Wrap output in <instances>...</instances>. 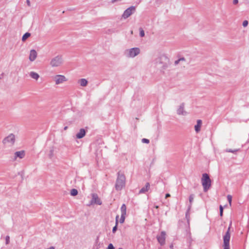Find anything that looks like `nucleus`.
<instances>
[{"instance_id": "nucleus-3", "label": "nucleus", "mask_w": 249, "mask_h": 249, "mask_svg": "<svg viewBox=\"0 0 249 249\" xmlns=\"http://www.w3.org/2000/svg\"><path fill=\"white\" fill-rule=\"evenodd\" d=\"M201 183L203 187L204 191L206 192L210 189L211 186V180L209 176L207 173H204L202 174Z\"/></svg>"}, {"instance_id": "nucleus-15", "label": "nucleus", "mask_w": 249, "mask_h": 249, "mask_svg": "<svg viewBox=\"0 0 249 249\" xmlns=\"http://www.w3.org/2000/svg\"><path fill=\"white\" fill-rule=\"evenodd\" d=\"M37 52L35 50H31L30 52L29 59L30 61H34L37 57Z\"/></svg>"}, {"instance_id": "nucleus-13", "label": "nucleus", "mask_w": 249, "mask_h": 249, "mask_svg": "<svg viewBox=\"0 0 249 249\" xmlns=\"http://www.w3.org/2000/svg\"><path fill=\"white\" fill-rule=\"evenodd\" d=\"M166 233L165 231H162L161 232L160 235H158L157 238L159 243L162 246L165 244Z\"/></svg>"}, {"instance_id": "nucleus-16", "label": "nucleus", "mask_w": 249, "mask_h": 249, "mask_svg": "<svg viewBox=\"0 0 249 249\" xmlns=\"http://www.w3.org/2000/svg\"><path fill=\"white\" fill-rule=\"evenodd\" d=\"M29 76L33 79L37 81L40 77V75L37 72L32 71L29 73Z\"/></svg>"}, {"instance_id": "nucleus-29", "label": "nucleus", "mask_w": 249, "mask_h": 249, "mask_svg": "<svg viewBox=\"0 0 249 249\" xmlns=\"http://www.w3.org/2000/svg\"><path fill=\"white\" fill-rule=\"evenodd\" d=\"M219 209H220V215L221 216H222L223 215V208L221 205L220 206Z\"/></svg>"}, {"instance_id": "nucleus-42", "label": "nucleus", "mask_w": 249, "mask_h": 249, "mask_svg": "<svg viewBox=\"0 0 249 249\" xmlns=\"http://www.w3.org/2000/svg\"><path fill=\"white\" fill-rule=\"evenodd\" d=\"M68 127L67 126H65L64 127V130H66L67 129Z\"/></svg>"}, {"instance_id": "nucleus-40", "label": "nucleus", "mask_w": 249, "mask_h": 249, "mask_svg": "<svg viewBox=\"0 0 249 249\" xmlns=\"http://www.w3.org/2000/svg\"><path fill=\"white\" fill-rule=\"evenodd\" d=\"M118 217H119V216H118V215H117V216H116V224L117 223V221H118L117 219H118Z\"/></svg>"}, {"instance_id": "nucleus-34", "label": "nucleus", "mask_w": 249, "mask_h": 249, "mask_svg": "<svg viewBox=\"0 0 249 249\" xmlns=\"http://www.w3.org/2000/svg\"><path fill=\"white\" fill-rule=\"evenodd\" d=\"M144 36V32L143 30H141V37H143Z\"/></svg>"}, {"instance_id": "nucleus-5", "label": "nucleus", "mask_w": 249, "mask_h": 249, "mask_svg": "<svg viewBox=\"0 0 249 249\" xmlns=\"http://www.w3.org/2000/svg\"><path fill=\"white\" fill-rule=\"evenodd\" d=\"M140 53L139 48H132L126 49L124 52V56L126 58H134Z\"/></svg>"}, {"instance_id": "nucleus-4", "label": "nucleus", "mask_w": 249, "mask_h": 249, "mask_svg": "<svg viewBox=\"0 0 249 249\" xmlns=\"http://www.w3.org/2000/svg\"><path fill=\"white\" fill-rule=\"evenodd\" d=\"M125 178L123 174L118 173V177L115 184V188L117 190H122L125 186Z\"/></svg>"}, {"instance_id": "nucleus-7", "label": "nucleus", "mask_w": 249, "mask_h": 249, "mask_svg": "<svg viewBox=\"0 0 249 249\" xmlns=\"http://www.w3.org/2000/svg\"><path fill=\"white\" fill-rule=\"evenodd\" d=\"M230 228L229 227L228 231L226 232L225 234L223 237L224 241V249H230V240L231 238V235L230 233Z\"/></svg>"}, {"instance_id": "nucleus-1", "label": "nucleus", "mask_w": 249, "mask_h": 249, "mask_svg": "<svg viewBox=\"0 0 249 249\" xmlns=\"http://www.w3.org/2000/svg\"><path fill=\"white\" fill-rule=\"evenodd\" d=\"M170 64L169 58L166 54L161 53H159L152 62L153 66L162 73H164Z\"/></svg>"}, {"instance_id": "nucleus-9", "label": "nucleus", "mask_w": 249, "mask_h": 249, "mask_svg": "<svg viewBox=\"0 0 249 249\" xmlns=\"http://www.w3.org/2000/svg\"><path fill=\"white\" fill-rule=\"evenodd\" d=\"M136 11V7L135 6H131L126 9L123 14L122 18L123 19H126Z\"/></svg>"}, {"instance_id": "nucleus-31", "label": "nucleus", "mask_w": 249, "mask_h": 249, "mask_svg": "<svg viewBox=\"0 0 249 249\" xmlns=\"http://www.w3.org/2000/svg\"><path fill=\"white\" fill-rule=\"evenodd\" d=\"M5 240H6V245L8 244L10 242V237L9 236H6Z\"/></svg>"}, {"instance_id": "nucleus-35", "label": "nucleus", "mask_w": 249, "mask_h": 249, "mask_svg": "<svg viewBox=\"0 0 249 249\" xmlns=\"http://www.w3.org/2000/svg\"><path fill=\"white\" fill-rule=\"evenodd\" d=\"M238 0H233V3L234 4H236L238 3Z\"/></svg>"}, {"instance_id": "nucleus-23", "label": "nucleus", "mask_w": 249, "mask_h": 249, "mask_svg": "<svg viewBox=\"0 0 249 249\" xmlns=\"http://www.w3.org/2000/svg\"><path fill=\"white\" fill-rule=\"evenodd\" d=\"M54 156V149L53 148H52L48 153V156L49 158L52 159Z\"/></svg>"}, {"instance_id": "nucleus-8", "label": "nucleus", "mask_w": 249, "mask_h": 249, "mask_svg": "<svg viewBox=\"0 0 249 249\" xmlns=\"http://www.w3.org/2000/svg\"><path fill=\"white\" fill-rule=\"evenodd\" d=\"M15 141V136L13 134H11L7 137L4 138L2 141L4 144L11 146L14 144Z\"/></svg>"}, {"instance_id": "nucleus-19", "label": "nucleus", "mask_w": 249, "mask_h": 249, "mask_svg": "<svg viewBox=\"0 0 249 249\" xmlns=\"http://www.w3.org/2000/svg\"><path fill=\"white\" fill-rule=\"evenodd\" d=\"M202 125V121L200 120H197V124L195 126V129L196 133H198L200 130V128Z\"/></svg>"}, {"instance_id": "nucleus-20", "label": "nucleus", "mask_w": 249, "mask_h": 249, "mask_svg": "<svg viewBox=\"0 0 249 249\" xmlns=\"http://www.w3.org/2000/svg\"><path fill=\"white\" fill-rule=\"evenodd\" d=\"M150 188V184L148 182L145 183V186L141 188V193H144L148 191Z\"/></svg>"}, {"instance_id": "nucleus-39", "label": "nucleus", "mask_w": 249, "mask_h": 249, "mask_svg": "<svg viewBox=\"0 0 249 249\" xmlns=\"http://www.w3.org/2000/svg\"><path fill=\"white\" fill-rule=\"evenodd\" d=\"M170 248L171 249H173V244H171L170 246Z\"/></svg>"}, {"instance_id": "nucleus-37", "label": "nucleus", "mask_w": 249, "mask_h": 249, "mask_svg": "<svg viewBox=\"0 0 249 249\" xmlns=\"http://www.w3.org/2000/svg\"><path fill=\"white\" fill-rule=\"evenodd\" d=\"M170 196V195L169 194H166L165 195V198H167Z\"/></svg>"}, {"instance_id": "nucleus-6", "label": "nucleus", "mask_w": 249, "mask_h": 249, "mask_svg": "<svg viewBox=\"0 0 249 249\" xmlns=\"http://www.w3.org/2000/svg\"><path fill=\"white\" fill-rule=\"evenodd\" d=\"M53 80L55 85H59L67 82L68 79L64 75L56 74L53 77Z\"/></svg>"}, {"instance_id": "nucleus-24", "label": "nucleus", "mask_w": 249, "mask_h": 249, "mask_svg": "<svg viewBox=\"0 0 249 249\" xmlns=\"http://www.w3.org/2000/svg\"><path fill=\"white\" fill-rule=\"evenodd\" d=\"M194 195H191L189 196V202H190V205H189V207H188V210L189 211L190 208H191V205H192V203L194 200Z\"/></svg>"}, {"instance_id": "nucleus-33", "label": "nucleus", "mask_w": 249, "mask_h": 249, "mask_svg": "<svg viewBox=\"0 0 249 249\" xmlns=\"http://www.w3.org/2000/svg\"><path fill=\"white\" fill-rule=\"evenodd\" d=\"M117 230V225H116L115 226H114L113 228V229H112V232L113 233L115 232V231H116Z\"/></svg>"}, {"instance_id": "nucleus-10", "label": "nucleus", "mask_w": 249, "mask_h": 249, "mask_svg": "<svg viewBox=\"0 0 249 249\" xmlns=\"http://www.w3.org/2000/svg\"><path fill=\"white\" fill-rule=\"evenodd\" d=\"M25 156V152L24 150L16 151L14 153L13 156V160L14 161H17L18 160H21Z\"/></svg>"}, {"instance_id": "nucleus-27", "label": "nucleus", "mask_w": 249, "mask_h": 249, "mask_svg": "<svg viewBox=\"0 0 249 249\" xmlns=\"http://www.w3.org/2000/svg\"><path fill=\"white\" fill-rule=\"evenodd\" d=\"M227 199H228V200L229 201V203L230 204V205H231V201H232V196L231 195H228L227 196Z\"/></svg>"}, {"instance_id": "nucleus-11", "label": "nucleus", "mask_w": 249, "mask_h": 249, "mask_svg": "<svg viewBox=\"0 0 249 249\" xmlns=\"http://www.w3.org/2000/svg\"><path fill=\"white\" fill-rule=\"evenodd\" d=\"M94 204H97V205H99L102 204V201L100 200V199L99 198L98 195L96 194H92L91 200L90 201V203L89 205V206L94 205Z\"/></svg>"}, {"instance_id": "nucleus-38", "label": "nucleus", "mask_w": 249, "mask_h": 249, "mask_svg": "<svg viewBox=\"0 0 249 249\" xmlns=\"http://www.w3.org/2000/svg\"><path fill=\"white\" fill-rule=\"evenodd\" d=\"M46 249H55V248L54 247H51Z\"/></svg>"}, {"instance_id": "nucleus-30", "label": "nucleus", "mask_w": 249, "mask_h": 249, "mask_svg": "<svg viewBox=\"0 0 249 249\" xmlns=\"http://www.w3.org/2000/svg\"><path fill=\"white\" fill-rule=\"evenodd\" d=\"M107 249H114V247L112 244H109Z\"/></svg>"}, {"instance_id": "nucleus-43", "label": "nucleus", "mask_w": 249, "mask_h": 249, "mask_svg": "<svg viewBox=\"0 0 249 249\" xmlns=\"http://www.w3.org/2000/svg\"><path fill=\"white\" fill-rule=\"evenodd\" d=\"M185 61H181V62H180V64H182V63L183 62H185Z\"/></svg>"}, {"instance_id": "nucleus-44", "label": "nucleus", "mask_w": 249, "mask_h": 249, "mask_svg": "<svg viewBox=\"0 0 249 249\" xmlns=\"http://www.w3.org/2000/svg\"><path fill=\"white\" fill-rule=\"evenodd\" d=\"M122 249V248H119V249Z\"/></svg>"}, {"instance_id": "nucleus-21", "label": "nucleus", "mask_w": 249, "mask_h": 249, "mask_svg": "<svg viewBox=\"0 0 249 249\" xmlns=\"http://www.w3.org/2000/svg\"><path fill=\"white\" fill-rule=\"evenodd\" d=\"M31 36V34L29 33H26L22 36V41L24 42L28 38H29Z\"/></svg>"}, {"instance_id": "nucleus-12", "label": "nucleus", "mask_w": 249, "mask_h": 249, "mask_svg": "<svg viewBox=\"0 0 249 249\" xmlns=\"http://www.w3.org/2000/svg\"><path fill=\"white\" fill-rule=\"evenodd\" d=\"M121 216L120 219V222L123 223L124 221L126 213V207L125 204H123L121 208Z\"/></svg>"}, {"instance_id": "nucleus-2", "label": "nucleus", "mask_w": 249, "mask_h": 249, "mask_svg": "<svg viewBox=\"0 0 249 249\" xmlns=\"http://www.w3.org/2000/svg\"><path fill=\"white\" fill-rule=\"evenodd\" d=\"M64 64V59L61 55H57L53 57L50 62V65L51 67H59Z\"/></svg>"}, {"instance_id": "nucleus-14", "label": "nucleus", "mask_w": 249, "mask_h": 249, "mask_svg": "<svg viewBox=\"0 0 249 249\" xmlns=\"http://www.w3.org/2000/svg\"><path fill=\"white\" fill-rule=\"evenodd\" d=\"M177 111V114L179 115L185 116L187 114V112L184 110V103H182L180 105Z\"/></svg>"}, {"instance_id": "nucleus-28", "label": "nucleus", "mask_w": 249, "mask_h": 249, "mask_svg": "<svg viewBox=\"0 0 249 249\" xmlns=\"http://www.w3.org/2000/svg\"><path fill=\"white\" fill-rule=\"evenodd\" d=\"M141 141L143 143H149V140L148 139H145V138H143V139H142Z\"/></svg>"}, {"instance_id": "nucleus-25", "label": "nucleus", "mask_w": 249, "mask_h": 249, "mask_svg": "<svg viewBox=\"0 0 249 249\" xmlns=\"http://www.w3.org/2000/svg\"><path fill=\"white\" fill-rule=\"evenodd\" d=\"M70 194L72 196H76L78 194V191L75 189H72L71 190Z\"/></svg>"}, {"instance_id": "nucleus-18", "label": "nucleus", "mask_w": 249, "mask_h": 249, "mask_svg": "<svg viewBox=\"0 0 249 249\" xmlns=\"http://www.w3.org/2000/svg\"><path fill=\"white\" fill-rule=\"evenodd\" d=\"M77 83L81 87H86L88 85V81L85 78H81L78 80Z\"/></svg>"}, {"instance_id": "nucleus-41", "label": "nucleus", "mask_w": 249, "mask_h": 249, "mask_svg": "<svg viewBox=\"0 0 249 249\" xmlns=\"http://www.w3.org/2000/svg\"><path fill=\"white\" fill-rule=\"evenodd\" d=\"M135 120H136L137 122H138V121H139V118H135Z\"/></svg>"}, {"instance_id": "nucleus-36", "label": "nucleus", "mask_w": 249, "mask_h": 249, "mask_svg": "<svg viewBox=\"0 0 249 249\" xmlns=\"http://www.w3.org/2000/svg\"><path fill=\"white\" fill-rule=\"evenodd\" d=\"M27 4L28 6H30L31 5V3L29 0H26Z\"/></svg>"}, {"instance_id": "nucleus-26", "label": "nucleus", "mask_w": 249, "mask_h": 249, "mask_svg": "<svg viewBox=\"0 0 249 249\" xmlns=\"http://www.w3.org/2000/svg\"><path fill=\"white\" fill-rule=\"evenodd\" d=\"M239 149H234V150H231V149H227L226 150V152H231V153H236V152L238 151H239Z\"/></svg>"}, {"instance_id": "nucleus-22", "label": "nucleus", "mask_w": 249, "mask_h": 249, "mask_svg": "<svg viewBox=\"0 0 249 249\" xmlns=\"http://www.w3.org/2000/svg\"><path fill=\"white\" fill-rule=\"evenodd\" d=\"M185 60H186V59L184 57H181V58H179L178 59L176 60L174 62V65H175V66H177L178 64H180V62H181V61H185Z\"/></svg>"}, {"instance_id": "nucleus-32", "label": "nucleus", "mask_w": 249, "mask_h": 249, "mask_svg": "<svg viewBox=\"0 0 249 249\" xmlns=\"http://www.w3.org/2000/svg\"><path fill=\"white\" fill-rule=\"evenodd\" d=\"M248 25V20H244L243 22V26L244 27H246Z\"/></svg>"}, {"instance_id": "nucleus-17", "label": "nucleus", "mask_w": 249, "mask_h": 249, "mask_svg": "<svg viewBox=\"0 0 249 249\" xmlns=\"http://www.w3.org/2000/svg\"><path fill=\"white\" fill-rule=\"evenodd\" d=\"M86 135V130L84 128H81L79 131L76 134V138L77 139H81Z\"/></svg>"}]
</instances>
